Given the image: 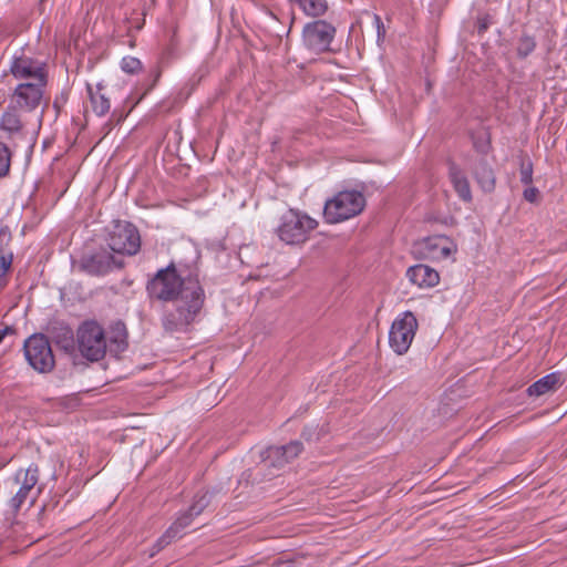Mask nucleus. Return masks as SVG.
<instances>
[{
  "label": "nucleus",
  "mask_w": 567,
  "mask_h": 567,
  "mask_svg": "<svg viewBox=\"0 0 567 567\" xmlns=\"http://www.w3.org/2000/svg\"><path fill=\"white\" fill-rule=\"evenodd\" d=\"M151 300L171 303L162 317V327L168 333L186 331L200 313L205 303V290L196 265L171 261L146 282Z\"/></svg>",
  "instance_id": "nucleus-1"
},
{
  "label": "nucleus",
  "mask_w": 567,
  "mask_h": 567,
  "mask_svg": "<svg viewBox=\"0 0 567 567\" xmlns=\"http://www.w3.org/2000/svg\"><path fill=\"white\" fill-rule=\"evenodd\" d=\"M367 200L364 195L355 189H344L337 193L324 203L323 218L328 224H338L360 215Z\"/></svg>",
  "instance_id": "nucleus-2"
},
{
  "label": "nucleus",
  "mask_w": 567,
  "mask_h": 567,
  "mask_svg": "<svg viewBox=\"0 0 567 567\" xmlns=\"http://www.w3.org/2000/svg\"><path fill=\"white\" fill-rule=\"evenodd\" d=\"M123 267L124 260L115 257L102 244L94 239L84 244L79 260V268L82 271L89 275L101 276Z\"/></svg>",
  "instance_id": "nucleus-3"
},
{
  "label": "nucleus",
  "mask_w": 567,
  "mask_h": 567,
  "mask_svg": "<svg viewBox=\"0 0 567 567\" xmlns=\"http://www.w3.org/2000/svg\"><path fill=\"white\" fill-rule=\"evenodd\" d=\"M318 225V221L306 213L290 208L281 216L276 234L287 245H300L309 239Z\"/></svg>",
  "instance_id": "nucleus-4"
},
{
  "label": "nucleus",
  "mask_w": 567,
  "mask_h": 567,
  "mask_svg": "<svg viewBox=\"0 0 567 567\" xmlns=\"http://www.w3.org/2000/svg\"><path fill=\"white\" fill-rule=\"evenodd\" d=\"M47 337L35 332L24 340L22 347L24 359L38 373H49L55 367V358Z\"/></svg>",
  "instance_id": "nucleus-5"
},
{
  "label": "nucleus",
  "mask_w": 567,
  "mask_h": 567,
  "mask_svg": "<svg viewBox=\"0 0 567 567\" xmlns=\"http://www.w3.org/2000/svg\"><path fill=\"white\" fill-rule=\"evenodd\" d=\"M78 347L83 358L99 361L107 351L105 331L95 320H86L78 328Z\"/></svg>",
  "instance_id": "nucleus-6"
},
{
  "label": "nucleus",
  "mask_w": 567,
  "mask_h": 567,
  "mask_svg": "<svg viewBox=\"0 0 567 567\" xmlns=\"http://www.w3.org/2000/svg\"><path fill=\"white\" fill-rule=\"evenodd\" d=\"M10 74L19 83L48 85L49 66L44 60L21 52V54H14L12 58Z\"/></svg>",
  "instance_id": "nucleus-7"
},
{
  "label": "nucleus",
  "mask_w": 567,
  "mask_h": 567,
  "mask_svg": "<svg viewBox=\"0 0 567 567\" xmlns=\"http://www.w3.org/2000/svg\"><path fill=\"white\" fill-rule=\"evenodd\" d=\"M337 29L330 22L317 19L308 22L302 29V43L315 54L334 52L331 43L336 37Z\"/></svg>",
  "instance_id": "nucleus-8"
},
{
  "label": "nucleus",
  "mask_w": 567,
  "mask_h": 567,
  "mask_svg": "<svg viewBox=\"0 0 567 567\" xmlns=\"http://www.w3.org/2000/svg\"><path fill=\"white\" fill-rule=\"evenodd\" d=\"M107 248L120 255H136L141 249L138 229L132 223L116 221L109 233Z\"/></svg>",
  "instance_id": "nucleus-9"
},
{
  "label": "nucleus",
  "mask_w": 567,
  "mask_h": 567,
  "mask_svg": "<svg viewBox=\"0 0 567 567\" xmlns=\"http://www.w3.org/2000/svg\"><path fill=\"white\" fill-rule=\"evenodd\" d=\"M417 320L413 312L405 311L395 319L389 332V343L398 354L408 352L417 330Z\"/></svg>",
  "instance_id": "nucleus-10"
},
{
  "label": "nucleus",
  "mask_w": 567,
  "mask_h": 567,
  "mask_svg": "<svg viewBox=\"0 0 567 567\" xmlns=\"http://www.w3.org/2000/svg\"><path fill=\"white\" fill-rule=\"evenodd\" d=\"M45 86L47 85L31 83H18L13 93L10 95L11 106L23 112L35 110L43 99Z\"/></svg>",
  "instance_id": "nucleus-11"
},
{
  "label": "nucleus",
  "mask_w": 567,
  "mask_h": 567,
  "mask_svg": "<svg viewBox=\"0 0 567 567\" xmlns=\"http://www.w3.org/2000/svg\"><path fill=\"white\" fill-rule=\"evenodd\" d=\"M43 333L48 336L47 338L50 343H53L66 354L71 353V323L66 318L60 316L51 317Z\"/></svg>",
  "instance_id": "nucleus-12"
},
{
  "label": "nucleus",
  "mask_w": 567,
  "mask_h": 567,
  "mask_svg": "<svg viewBox=\"0 0 567 567\" xmlns=\"http://www.w3.org/2000/svg\"><path fill=\"white\" fill-rule=\"evenodd\" d=\"M447 167L449 178L458 198L464 203H471L473 196L467 176L463 169L452 159H447Z\"/></svg>",
  "instance_id": "nucleus-13"
},
{
  "label": "nucleus",
  "mask_w": 567,
  "mask_h": 567,
  "mask_svg": "<svg viewBox=\"0 0 567 567\" xmlns=\"http://www.w3.org/2000/svg\"><path fill=\"white\" fill-rule=\"evenodd\" d=\"M409 280L419 288H432L440 282V275L427 265L419 264L406 270Z\"/></svg>",
  "instance_id": "nucleus-14"
},
{
  "label": "nucleus",
  "mask_w": 567,
  "mask_h": 567,
  "mask_svg": "<svg viewBox=\"0 0 567 567\" xmlns=\"http://www.w3.org/2000/svg\"><path fill=\"white\" fill-rule=\"evenodd\" d=\"M128 332L126 324L122 320H117L110 326L107 341V350L114 355L126 351L128 348Z\"/></svg>",
  "instance_id": "nucleus-15"
},
{
  "label": "nucleus",
  "mask_w": 567,
  "mask_h": 567,
  "mask_svg": "<svg viewBox=\"0 0 567 567\" xmlns=\"http://www.w3.org/2000/svg\"><path fill=\"white\" fill-rule=\"evenodd\" d=\"M472 174L484 193H493L496 187V176L493 167L485 157H481L472 167Z\"/></svg>",
  "instance_id": "nucleus-16"
},
{
  "label": "nucleus",
  "mask_w": 567,
  "mask_h": 567,
  "mask_svg": "<svg viewBox=\"0 0 567 567\" xmlns=\"http://www.w3.org/2000/svg\"><path fill=\"white\" fill-rule=\"evenodd\" d=\"M17 483L21 482V486L18 493L22 494L30 499V505L34 502V496H31V492L39 482V468L38 465L31 464L25 471L20 470L16 474Z\"/></svg>",
  "instance_id": "nucleus-17"
},
{
  "label": "nucleus",
  "mask_w": 567,
  "mask_h": 567,
  "mask_svg": "<svg viewBox=\"0 0 567 567\" xmlns=\"http://www.w3.org/2000/svg\"><path fill=\"white\" fill-rule=\"evenodd\" d=\"M563 383L560 372H551L528 386L527 393L529 396H540L550 391L556 390Z\"/></svg>",
  "instance_id": "nucleus-18"
},
{
  "label": "nucleus",
  "mask_w": 567,
  "mask_h": 567,
  "mask_svg": "<svg viewBox=\"0 0 567 567\" xmlns=\"http://www.w3.org/2000/svg\"><path fill=\"white\" fill-rule=\"evenodd\" d=\"M289 2L297 4L300 10L311 18H320L328 11L327 0H289Z\"/></svg>",
  "instance_id": "nucleus-19"
},
{
  "label": "nucleus",
  "mask_w": 567,
  "mask_h": 567,
  "mask_svg": "<svg viewBox=\"0 0 567 567\" xmlns=\"http://www.w3.org/2000/svg\"><path fill=\"white\" fill-rule=\"evenodd\" d=\"M261 460L265 466L276 468H281L289 463L281 445L267 447L261 452Z\"/></svg>",
  "instance_id": "nucleus-20"
},
{
  "label": "nucleus",
  "mask_w": 567,
  "mask_h": 567,
  "mask_svg": "<svg viewBox=\"0 0 567 567\" xmlns=\"http://www.w3.org/2000/svg\"><path fill=\"white\" fill-rule=\"evenodd\" d=\"M101 91H102L101 84L97 85L96 92H94L92 90L91 85L87 84V93L90 96L92 109L99 116H102L105 113H107L111 107L109 99L103 93H101Z\"/></svg>",
  "instance_id": "nucleus-21"
},
{
  "label": "nucleus",
  "mask_w": 567,
  "mask_h": 567,
  "mask_svg": "<svg viewBox=\"0 0 567 567\" xmlns=\"http://www.w3.org/2000/svg\"><path fill=\"white\" fill-rule=\"evenodd\" d=\"M179 40L177 38V27L168 30V43L162 52L159 63L168 64L172 60L178 56Z\"/></svg>",
  "instance_id": "nucleus-22"
},
{
  "label": "nucleus",
  "mask_w": 567,
  "mask_h": 567,
  "mask_svg": "<svg viewBox=\"0 0 567 567\" xmlns=\"http://www.w3.org/2000/svg\"><path fill=\"white\" fill-rule=\"evenodd\" d=\"M19 109L12 107L9 104L8 110L3 113L1 118V127L10 133H18L22 128V122L18 114Z\"/></svg>",
  "instance_id": "nucleus-23"
},
{
  "label": "nucleus",
  "mask_w": 567,
  "mask_h": 567,
  "mask_svg": "<svg viewBox=\"0 0 567 567\" xmlns=\"http://www.w3.org/2000/svg\"><path fill=\"white\" fill-rule=\"evenodd\" d=\"M536 38L525 31L522 32L517 40L516 55L518 59L524 60L529 56L536 49Z\"/></svg>",
  "instance_id": "nucleus-24"
},
{
  "label": "nucleus",
  "mask_w": 567,
  "mask_h": 567,
  "mask_svg": "<svg viewBox=\"0 0 567 567\" xmlns=\"http://www.w3.org/2000/svg\"><path fill=\"white\" fill-rule=\"evenodd\" d=\"M68 161L69 158L64 155L56 156L51 165L53 176H59L63 182V185H65L63 194L68 190L69 186L71 185V175H69V168L66 171L62 168V165L66 164Z\"/></svg>",
  "instance_id": "nucleus-25"
},
{
  "label": "nucleus",
  "mask_w": 567,
  "mask_h": 567,
  "mask_svg": "<svg viewBox=\"0 0 567 567\" xmlns=\"http://www.w3.org/2000/svg\"><path fill=\"white\" fill-rule=\"evenodd\" d=\"M25 502L30 503V499L17 492L16 495L12 496L8 503L10 509L7 512L6 520H11V523L13 524V519L16 518L17 514L19 513V511L21 509L22 505Z\"/></svg>",
  "instance_id": "nucleus-26"
},
{
  "label": "nucleus",
  "mask_w": 567,
  "mask_h": 567,
  "mask_svg": "<svg viewBox=\"0 0 567 567\" xmlns=\"http://www.w3.org/2000/svg\"><path fill=\"white\" fill-rule=\"evenodd\" d=\"M196 517L195 514L188 508L185 513H183L177 519L169 526V528H173L174 534H177V537H182V532L188 527L193 519Z\"/></svg>",
  "instance_id": "nucleus-27"
},
{
  "label": "nucleus",
  "mask_w": 567,
  "mask_h": 567,
  "mask_svg": "<svg viewBox=\"0 0 567 567\" xmlns=\"http://www.w3.org/2000/svg\"><path fill=\"white\" fill-rule=\"evenodd\" d=\"M11 152L9 147L0 142V178L6 177L10 172Z\"/></svg>",
  "instance_id": "nucleus-28"
},
{
  "label": "nucleus",
  "mask_w": 567,
  "mask_h": 567,
  "mask_svg": "<svg viewBox=\"0 0 567 567\" xmlns=\"http://www.w3.org/2000/svg\"><path fill=\"white\" fill-rule=\"evenodd\" d=\"M212 502V495L210 493H203L202 495H197L195 497L194 503L190 505L189 509L195 514L196 516L200 515L206 507L209 506Z\"/></svg>",
  "instance_id": "nucleus-29"
},
{
  "label": "nucleus",
  "mask_w": 567,
  "mask_h": 567,
  "mask_svg": "<svg viewBox=\"0 0 567 567\" xmlns=\"http://www.w3.org/2000/svg\"><path fill=\"white\" fill-rule=\"evenodd\" d=\"M520 182L524 185H530L533 183V163L529 158L522 159L519 165Z\"/></svg>",
  "instance_id": "nucleus-30"
},
{
  "label": "nucleus",
  "mask_w": 567,
  "mask_h": 567,
  "mask_svg": "<svg viewBox=\"0 0 567 567\" xmlns=\"http://www.w3.org/2000/svg\"><path fill=\"white\" fill-rule=\"evenodd\" d=\"M121 68L125 73L134 74L142 69V62L134 56H124L121 61Z\"/></svg>",
  "instance_id": "nucleus-31"
},
{
  "label": "nucleus",
  "mask_w": 567,
  "mask_h": 567,
  "mask_svg": "<svg viewBox=\"0 0 567 567\" xmlns=\"http://www.w3.org/2000/svg\"><path fill=\"white\" fill-rule=\"evenodd\" d=\"M285 450L286 457L288 462L290 463L292 460H295L302 451L303 445L300 441H291L286 445H281Z\"/></svg>",
  "instance_id": "nucleus-32"
},
{
  "label": "nucleus",
  "mask_w": 567,
  "mask_h": 567,
  "mask_svg": "<svg viewBox=\"0 0 567 567\" xmlns=\"http://www.w3.org/2000/svg\"><path fill=\"white\" fill-rule=\"evenodd\" d=\"M178 538L177 534H174L173 528H167L165 533L156 540L154 544V549L156 553L164 549L166 546H168L174 539Z\"/></svg>",
  "instance_id": "nucleus-33"
},
{
  "label": "nucleus",
  "mask_w": 567,
  "mask_h": 567,
  "mask_svg": "<svg viewBox=\"0 0 567 567\" xmlns=\"http://www.w3.org/2000/svg\"><path fill=\"white\" fill-rule=\"evenodd\" d=\"M474 148L482 155H486L491 150V138L486 136H477L473 138Z\"/></svg>",
  "instance_id": "nucleus-34"
},
{
  "label": "nucleus",
  "mask_w": 567,
  "mask_h": 567,
  "mask_svg": "<svg viewBox=\"0 0 567 567\" xmlns=\"http://www.w3.org/2000/svg\"><path fill=\"white\" fill-rule=\"evenodd\" d=\"M162 76V69L161 66L156 65L154 66L151 71H150V74H148V84H147V87L145 90V93H148L150 91H152L157 82L159 81Z\"/></svg>",
  "instance_id": "nucleus-35"
},
{
  "label": "nucleus",
  "mask_w": 567,
  "mask_h": 567,
  "mask_svg": "<svg viewBox=\"0 0 567 567\" xmlns=\"http://www.w3.org/2000/svg\"><path fill=\"white\" fill-rule=\"evenodd\" d=\"M493 23V18L489 14L480 16L477 18L476 30L480 35L484 34L491 24Z\"/></svg>",
  "instance_id": "nucleus-36"
},
{
  "label": "nucleus",
  "mask_w": 567,
  "mask_h": 567,
  "mask_svg": "<svg viewBox=\"0 0 567 567\" xmlns=\"http://www.w3.org/2000/svg\"><path fill=\"white\" fill-rule=\"evenodd\" d=\"M523 197L525 200L535 204L538 203L540 199V192L538 188L529 186L524 189Z\"/></svg>",
  "instance_id": "nucleus-37"
},
{
  "label": "nucleus",
  "mask_w": 567,
  "mask_h": 567,
  "mask_svg": "<svg viewBox=\"0 0 567 567\" xmlns=\"http://www.w3.org/2000/svg\"><path fill=\"white\" fill-rule=\"evenodd\" d=\"M12 262V254L6 256L3 252H0V278L4 276L7 270L10 268Z\"/></svg>",
  "instance_id": "nucleus-38"
},
{
  "label": "nucleus",
  "mask_w": 567,
  "mask_h": 567,
  "mask_svg": "<svg viewBox=\"0 0 567 567\" xmlns=\"http://www.w3.org/2000/svg\"><path fill=\"white\" fill-rule=\"evenodd\" d=\"M205 76V72L199 69L197 72H195L192 78L188 81V85H190V91L195 89V86L202 81V79Z\"/></svg>",
  "instance_id": "nucleus-39"
},
{
  "label": "nucleus",
  "mask_w": 567,
  "mask_h": 567,
  "mask_svg": "<svg viewBox=\"0 0 567 567\" xmlns=\"http://www.w3.org/2000/svg\"><path fill=\"white\" fill-rule=\"evenodd\" d=\"M439 238H427L425 239L424 244H425V248L430 251V252H433L434 250L436 249H440V244H439Z\"/></svg>",
  "instance_id": "nucleus-40"
},
{
  "label": "nucleus",
  "mask_w": 567,
  "mask_h": 567,
  "mask_svg": "<svg viewBox=\"0 0 567 567\" xmlns=\"http://www.w3.org/2000/svg\"><path fill=\"white\" fill-rule=\"evenodd\" d=\"M55 104L66 106L69 101V90H63L60 95H58L55 99Z\"/></svg>",
  "instance_id": "nucleus-41"
},
{
  "label": "nucleus",
  "mask_w": 567,
  "mask_h": 567,
  "mask_svg": "<svg viewBox=\"0 0 567 567\" xmlns=\"http://www.w3.org/2000/svg\"><path fill=\"white\" fill-rule=\"evenodd\" d=\"M11 238V234L10 231L8 230V228H1L0 229V252H3V244L4 241H8L10 240Z\"/></svg>",
  "instance_id": "nucleus-42"
},
{
  "label": "nucleus",
  "mask_w": 567,
  "mask_h": 567,
  "mask_svg": "<svg viewBox=\"0 0 567 567\" xmlns=\"http://www.w3.org/2000/svg\"><path fill=\"white\" fill-rule=\"evenodd\" d=\"M374 21H375V24H377V29H378V38H383L384 34H385V30H384V25H383V22L381 20V18L375 14L374 16Z\"/></svg>",
  "instance_id": "nucleus-43"
},
{
  "label": "nucleus",
  "mask_w": 567,
  "mask_h": 567,
  "mask_svg": "<svg viewBox=\"0 0 567 567\" xmlns=\"http://www.w3.org/2000/svg\"><path fill=\"white\" fill-rule=\"evenodd\" d=\"M313 434H315V429L306 426V427H303V430L301 432V437L305 439L306 441H311Z\"/></svg>",
  "instance_id": "nucleus-44"
},
{
  "label": "nucleus",
  "mask_w": 567,
  "mask_h": 567,
  "mask_svg": "<svg viewBox=\"0 0 567 567\" xmlns=\"http://www.w3.org/2000/svg\"><path fill=\"white\" fill-rule=\"evenodd\" d=\"M16 329L11 326H7L4 329L0 330V343L3 341L6 336L14 333Z\"/></svg>",
  "instance_id": "nucleus-45"
},
{
  "label": "nucleus",
  "mask_w": 567,
  "mask_h": 567,
  "mask_svg": "<svg viewBox=\"0 0 567 567\" xmlns=\"http://www.w3.org/2000/svg\"><path fill=\"white\" fill-rule=\"evenodd\" d=\"M205 493H210L212 495V498L220 493H226L224 491V487L221 485H218V486H215V487H212L210 489H207Z\"/></svg>",
  "instance_id": "nucleus-46"
},
{
  "label": "nucleus",
  "mask_w": 567,
  "mask_h": 567,
  "mask_svg": "<svg viewBox=\"0 0 567 567\" xmlns=\"http://www.w3.org/2000/svg\"><path fill=\"white\" fill-rule=\"evenodd\" d=\"M87 455V451L82 446L79 451V457H80V463H79V466H82L83 464L86 463V458L85 456Z\"/></svg>",
  "instance_id": "nucleus-47"
},
{
  "label": "nucleus",
  "mask_w": 567,
  "mask_h": 567,
  "mask_svg": "<svg viewBox=\"0 0 567 567\" xmlns=\"http://www.w3.org/2000/svg\"><path fill=\"white\" fill-rule=\"evenodd\" d=\"M271 567H293V566H292V561L277 560L271 565Z\"/></svg>",
  "instance_id": "nucleus-48"
},
{
  "label": "nucleus",
  "mask_w": 567,
  "mask_h": 567,
  "mask_svg": "<svg viewBox=\"0 0 567 567\" xmlns=\"http://www.w3.org/2000/svg\"><path fill=\"white\" fill-rule=\"evenodd\" d=\"M451 254V249L446 246L440 248V256L447 257Z\"/></svg>",
  "instance_id": "nucleus-49"
},
{
  "label": "nucleus",
  "mask_w": 567,
  "mask_h": 567,
  "mask_svg": "<svg viewBox=\"0 0 567 567\" xmlns=\"http://www.w3.org/2000/svg\"><path fill=\"white\" fill-rule=\"evenodd\" d=\"M53 109L55 110L56 115H60L62 112H64L65 106L55 104V101H53Z\"/></svg>",
  "instance_id": "nucleus-50"
},
{
  "label": "nucleus",
  "mask_w": 567,
  "mask_h": 567,
  "mask_svg": "<svg viewBox=\"0 0 567 567\" xmlns=\"http://www.w3.org/2000/svg\"><path fill=\"white\" fill-rule=\"evenodd\" d=\"M250 475H251V473L249 471H246V472L243 473L241 478H247Z\"/></svg>",
  "instance_id": "nucleus-51"
},
{
  "label": "nucleus",
  "mask_w": 567,
  "mask_h": 567,
  "mask_svg": "<svg viewBox=\"0 0 567 567\" xmlns=\"http://www.w3.org/2000/svg\"><path fill=\"white\" fill-rule=\"evenodd\" d=\"M94 475H95V473H91V474H89V475L85 477L84 483L89 482V481H90Z\"/></svg>",
  "instance_id": "nucleus-52"
},
{
  "label": "nucleus",
  "mask_w": 567,
  "mask_h": 567,
  "mask_svg": "<svg viewBox=\"0 0 567 567\" xmlns=\"http://www.w3.org/2000/svg\"><path fill=\"white\" fill-rule=\"evenodd\" d=\"M76 400H78V399H76L75 394L73 393V399H72V402H73V406L75 405V403H76Z\"/></svg>",
  "instance_id": "nucleus-53"
}]
</instances>
